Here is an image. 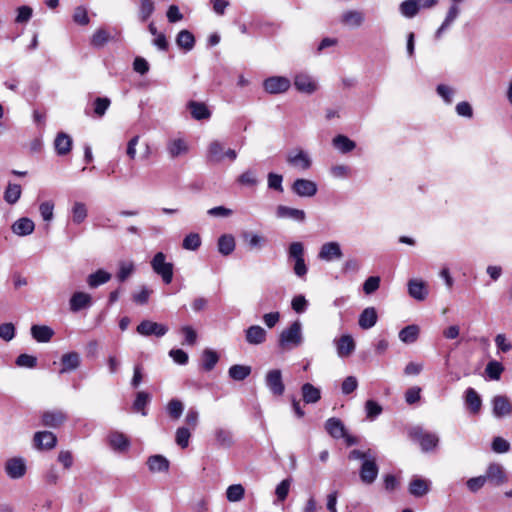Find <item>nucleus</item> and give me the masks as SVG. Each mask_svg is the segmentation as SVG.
<instances>
[{"instance_id": "1", "label": "nucleus", "mask_w": 512, "mask_h": 512, "mask_svg": "<svg viewBox=\"0 0 512 512\" xmlns=\"http://www.w3.org/2000/svg\"><path fill=\"white\" fill-rule=\"evenodd\" d=\"M303 340L302 324L299 320H296L280 333L279 346L283 350H292L300 346Z\"/></svg>"}, {"instance_id": "2", "label": "nucleus", "mask_w": 512, "mask_h": 512, "mask_svg": "<svg viewBox=\"0 0 512 512\" xmlns=\"http://www.w3.org/2000/svg\"><path fill=\"white\" fill-rule=\"evenodd\" d=\"M409 437L417 442L422 452H431L439 444V436L434 432L424 430L421 426H414L409 429Z\"/></svg>"}, {"instance_id": "3", "label": "nucleus", "mask_w": 512, "mask_h": 512, "mask_svg": "<svg viewBox=\"0 0 512 512\" xmlns=\"http://www.w3.org/2000/svg\"><path fill=\"white\" fill-rule=\"evenodd\" d=\"M304 251V245L299 241L290 243L288 247V259L293 261V271L300 278L304 277L307 273Z\"/></svg>"}, {"instance_id": "4", "label": "nucleus", "mask_w": 512, "mask_h": 512, "mask_svg": "<svg viewBox=\"0 0 512 512\" xmlns=\"http://www.w3.org/2000/svg\"><path fill=\"white\" fill-rule=\"evenodd\" d=\"M151 266L153 271L161 276L163 283L169 285L173 278V264L166 261V255L162 252H157L152 261Z\"/></svg>"}, {"instance_id": "5", "label": "nucleus", "mask_w": 512, "mask_h": 512, "mask_svg": "<svg viewBox=\"0 0 512 512\" xmlns=\"http://www.w3.org/2000/svg\"><path fill=\"white\" fill-rule=\"evenodd\" d=\"M291 190L299 197L311 198L317 194L318 185L312 180L297 178L292 183Z\"/></svg>"}, {"instance_id": "6", "label": "nucleus", "mask_w": 512, "mask_h": 512, "mask_svg": "<svg viewBox=\"0 0 512 512\" xmlns=\"http://www.w3.org/2000/svg\"><path fill=\"white\" fill-rule=\"evenodd\" d=\"M317 257L324 262L338 261L343 257L341 245L336 241L326 242L320 247Z\"/></svg>"}, {"instance_id": "7", "label": "nucleus", "mask_w": 512, "mask_h": 512, "mask_svg": "<svg viewBox=\"0 0 512 512\" xmlns=\"http://www.w3.org/2000/svg\"><path fill=\"white\" fill-rule=\"evenodd\" d=\"M290 87L291 81L284 76H271L263 82V88L269 94L285 93Z\"/></svg>"}, {"instance_id": "8", "label": "nucleus", "mask_w": 512, "mask_h": 512, "mask_svg": "<svg viewBox=\"0 0 512 512\" xmlns=\"http://www.w3.org/2000/svg\"><path fill=\"white\" fill-rule=\"evenodd\" d=\"M265 384L274 396H282L285 391V386L283 383L281 370H269L265 376Z\"/></svg>"}, {"instance_id": "9", "label": "nucleus", "mask_w": 512, "mask_h": 512, "mask_svg": "<svg viewBox=\"0 0 512 512\" xmlns=\"http://www.w3.org/2000/svg\"><path fill=\"white\" fill-rule=\"evenodd\" d=\"M294 86L297 91L308 95L313 94L318 89V84L314 78L305 72L297 73L294 76Z\"/></svg>"}, {"instance_id": "10", "label": "nucleus", "mask_w": 512, "mask_h": 512, "mask_svg": "<svg viewBox=\"0 0 512 512\" xmlns=\"http://www.w3.org/2000/svg\"><path fill=\"white\" fill-rule=\"evenodd\" d=\"M493 416L497 419L509 417L512 415V403L504 395H496L492 401Z\"/></svg>"}, {"instance_id": "11", "label": "nucleus", "mask_w": 512, "mask_h": 512, "mask_svg": "<svg viewBox=\"0 0 512 512\" xmlns=\"http://www.w3.org/2000/svg\"><path fill=\"white\" fill-rule=\"evenodd\" d=\"M137 333L142 336H156L162 337L168 332V327L164 324L153 322L150 320H143L136 328Z\"/></svg>"}, {"instance_id": "12", "label": "nucleus", "mask_w": 512, "mask_h": 512, "mask_svg": "<svg viewBox=\"0 0 512 512\" xmlns=\"http://www.w3.org/2000/svg\"><path fill=\"white\" fill-rule=\"evenodd\" d=\"M286 161L289 165L301 171L308 170L312 165L311 158L303 150L289 152Z\"/></svg>"}, {"instance_id": "13", "label": "nucleus", "mask_w": 512, "mask_h": 512, "mask_svg": "<svg viewBox=\"0 0 512 512\" xmlns=\"http://www.w3.org/2000/svg\"><path fill=\"white\" fill-rule=\"evenodd\" d=\"M5 472L11 479H20L26 473V463L22 457L10 458L5 463Z\"/></svg>"}, {"instance_id": "14", "label": "nucleus", "mask_w": 512, "mask_h": 512, "mask_svg": "<svg viewBox=\"0 0 512 512\" xmlns=\"http://www.w3.org/2000/svg\"><path fill=\"white\" fill-rule=\"evenodd\" d=\"M275 214L279 219H291L299 223H303L306 220V213L304 210L285 205H278Z\"/></svg>"}, {"instance_id": "15", "label": "nucleus", "mask_w": 512, "mask_h": 512, "mask_svg": "<svg viewBox=\"0 0 512 512\" xmlns=\"http://www.w3.org/2000/svg\"><path fill=\"white\" fill-rule=\"evenodd\" d=\"M245 341L249 345H261L267 340V331L260 325H251L245 331Z\"/></svg>"}, {"instance_id": "16", "label": "nucleus", "mask_w": 512, "mask_h": 512, "mask_svg": "<svg viewBox=\"0 0 512 512\" xmlns=\"http://www.w3.org/2000/svg\"><path fill=\"white\" fill-rule=\"evenodd\" d=\"M378 475V466L375 462V457L365 459L360 469V478L366 484H371L375 481Z\"/></svg>"}, {"instance_id": "17", "label": "nucleus", "mask_w": 512, "mask_h": 512, "mask_svg": "<svg viewBox=\"0 0 512 512\" xmlns=\"http://www.w3.org/2000/svg\"><path fill=\"white\" fill-rule=\"evenodd\" d=\"M34 444L38 449H52L57 444V437L50 431H39L34 434Z\"/></svg>"}, {"instance_id": "18", "label": "nucleus", "mask_w": 512, "mask_h": 512, "mask_svg": "<svg viewBox=\"0 0 512 512\" xmlns=\"http://www.w3.org/2000/svg\"><path fill=\"white\" fill-rule=\"evenodd\" d=\"M187 109L192 118L198 121L208 120L212 115L207 105L203 102L191 100L187 103Z\"/></svg>"}, {"instance_id": "19", "label": "nucleus", "mask_w": 512, "mask_h": 512, "mask_svg": "<svg viewBox=\"0 0 512 512\" xmlns=\"http://www.w3.org/2000/svg\"><path fill=\"white\" fill-rule=\"evenodd\" d=\"M337 354L341 358L350 356L355 350V342L351 335H342L334 340Z\"/></svg>"}, {"instance_id": "20", "label": "nucleus", "mask_w": 512, "mask_h": 512, "mask_svg": "<svg viewBox=\"0 0 512 512\" xmlns=\"http://www.w3.org/2000/svg\"><path fill=\"white\" fill-rule=\"evenodd\" d=\"M92 305V297L83 291L75 292L70 298V309L73 312H78L87 309Z\"/></svg>"}, {"instance_id": "21", "label": "nucleus", "mask_w": 512, "mask_h": 512, "mask_svg": "<svg viewBox=\"0 0 512 512\" xmlns=\"http://www.w3.org/2000/svg\"><path fill=\"white\" fill-rule=\"evenodd\" d=\"M66 420L67 416L61 410L46 411L42 415V424L50 428H57Z\"/></svg>"}, {"instance_id": "22", "label": "nucleus", "mask_w": 512, "mask_h": 512, "mask_svg": "<svg viewBox=\"0 0 512 512\" xmlns=\"http://www.w3.org/2000/svg\"><path fill=\"white\" fill-rule=\"evenodd\" d=\"M167 152L171 158H177L188 153L189 146L183 138H175L168 141Z\"/></svg>"}, {"instance_id": "23", "label": "nucleus", "mask_w": 512, "mask_h": 512, "mask_svg": "<svg viewBox=\"0 0 512 512\" xmlns=\"http://www.w3.org/2000/svg\"><path fill=\"white\" fill-rule=\"evenodd\" d=\"M430 480L415 476L409 483V493L414 497H422L430 490Z\"/></svg>"}, {"instance_id": "24", "label": "nucleus", "mask_w": 512, "mask_h": 512, "mask_svg": "<svg viewBox=\"0 0 512 512\" xmlns=\"http://www.w3.org/2000/svg\"><path fill=\"white\" fill-rule=\"evenodd\" d=\"M34 229H35L34 222L30 218H27V217L19 218L11 226L12 232L14 234H16L17 236H21V237L28 236V235L32 234Z\"/></svg>"}, {"instance_id": "25", "label": "nucleus", "mask_w": 512, "mask_h": 512, "mask_svg": "<svg viewBox=\"0 0 512 512\" xmlns=\"http://www.w3.org/2000/svg\"><path fill=\"white\" fill-rule=\"evenodd\" d=\"M363 12L358 10H348L341 15V22L350 28H358L364 23Z\"/></svg>"}, {"instance_id": "26", "label": "nucleus", "mask_w": 512, "mask_h": 512, "mask_svg": "<svg viewBox=\"0 0 512 512\" xmlns=\"http://www.w3.org/2000/svg\"><path fill=\"white\" fill-rule=\"evenodd\" d=\"M81 363L80 355L77 352L65 353L61 357V374L76 370Z\"/></svg>"}, {"instance_id": "27", "label": "nucleus", "mask_w": 512, "mask_h": 512, "mask_svg": "<svg viewBox=\"0 0 512 512\" xmlns=\"http://www.w3.org/2000/svg\"><path fill=\"white\" fill-rule=\"evenodd\" d=\"M72 143V138L68 134L64 132L58 133L54 141L56 153L59 156L67 155L71 151Z\"/></svg>"}, {"instance_id": "28", "label": "nucleus", "mask_w": 512, "mask_h": 512, "mask_svg": "<svg viewBox=\"0 0 512 512\" xmlns=\"http://www.w3.org/2000/svg\"><path fill=\"white\" fill-rule=\"evenodd\" d=\"M485 476L495 485H501L507 481V476L505 474L503 467L500 464L496 463L489 465Z\"/></svg>"}, {"instance_id": "29", "label": "nucleus", "mask_w": 512, "mask_h": 512, "mask_svg": "<svg viewBox=\"0 0 512 512\" xmlns=\"http://www.w3.org/2000/svg\"><path fill=\"white\" fill-rule=\"evenodd\" d=\"M332 145L336 150H338L342 154H347L356 148L355 141L351 140L349 137L342 134L336 135L332 139Z\"/></svg>"}, {"instance_id": "30", "label": "nucleus", "mask_w": 512, "mask_h": 512, "mask_svg": "<svg viewBox=\"0 0 512 512\" xmlns=\"http://www.w3.org/2000/svg\"><path fill=\"white\" fill-rule=\"evenodd\" d=\"M465 404L471 413L477 414L482 406L480 395L473 388H467L465 391Z\"/></svg>"}, {"instance_id": "31", "label": "nucleus", "mask_w": 512, "mask_h": 512, "mask_svg": "<svg viewBox=\"0 0 512 512\" xmlns=\"http://www.w3.org/2000/svg\"><path fill=\"white\" fill-rule=\"evenodd\" d=\"M325 428L333 438L340 439L346 436L345 427L337 418H329L325 423Z\"/></svg>"}, {"instance_id": "32", "label": "nucleus", "mask_w": 512, "mask_h": 512, "mask_svg": "<svg viewBox=\"0 0 512 512\" xmlns=\"http://www.w3.org/2000/svg\"><path fill=\"white\" fill-rule=\"evenodd\" d=\"M303 401L306 404L317 403L321 398V391L311 383H305L301 387Z\"/></svg>"}, {"instance_id": "33", "label": "nucleus", "mask_w": 512, "mask_h": 512, "mask_svg": "<svg viewBox=\"0 0 512 512\" xmlns=\"http://www.w3.org/2000/svg\"><path fill=\"white\" fill-rule=\"evenodd\" d=\"M135 271L134 262L131 260H121L118 263V271L116 273V279L119 283H124L130 278Z\"/></svg>"}, {"instance_id": "34", "label": "nucleus", "mask_w": 512, "mask_h": 512, "mask_svg": "<svg viewBox=\"0 0 512 512\" xmlns=\"http://www.w3.org/2000/svg\"><path fill=\"white\" fill-rule=\"evenodd\" d=\"M176 44L185 51H191L195 46L194 35L188 30H181L176 36Z\"/></svg>"}, {"instance_id": "35", "label": "nucleus", "mask_w": 512, "mask_h": 512, "mask_svg": "<svg viewBox=\"0 0 512 512\" xmlns=\"http://www.w3.org/2000/svg\"><path fill=\"white\" fill-rule=\"evenodd\" d=\"M377 322V313L373 307H368L359 316V326L362 329H370Z\"/></svg>"}, {"instance_id": "36", "label": "nucleus", "mask_w": 512, "mask_h": 512, "mask_svg": "<svg viewBox=\"0 0 512 512\" xmlns=\"http://www.w3.org/2000/svg\"><path fill=\"white\" fill-rule=\"evenodd\" d=\"M207 159L210 162L219 163L224 159V146L219 141H212L207 150Z\"/></svg>"}, {"instance_id": "37", "label": "nucleus", "mask_w": 512, "mask_h": 512, "mask_svg": "<svg viewBox=\"0 0 512 512\" xmlns=\"http://www.w3.org/2000/svg\"><path fill=\"white\" fill-rule=\"evenodd\" d=\"M214 437L217 445L230 448L233 445V434L230 430L218 427L214 430Z\"/></svg>"}, {"instance_id": "38", "label": "nucleus", "mask_w": 512, "mask_h": 512, "mask_svg": "<svg viewBox=\"0 0 512 512\" xmlns=\"http://www.w3.org/2000/svg\"><path fill=\"white\" fill-rule=\"evenodd\" d=\"M111 277H112L111 273H109L103 269H99L96 272L91 273L87 277V284L91 288H96L100 285L106 284L111 279Z\"/></svg>"}, {"instance_id": "39", "label": "nucleus", "mask_w": 512, "mask_h": 512, "mask_svg": "<svg viewBox=\"0 0 512 512\" xmlns=\"http://www.w3.org/2000/svg\"><path fill=\"white\" fill-rule=\"evenodd\" d=\"M419 332V326L415 324L408 325L400 330L399 339L405 344H412L417 341Z\"/></svg>"}, {"instance_id": "40", "label": "nucleus", "mask_w": 512, "mask_h": 512, "mask_svg": "<svg viewBox=\"0 0 512 512\" xmlns=\"http://www.w3.org/2000/svg\"><path fill=\"white\" fill-rule=\"evenodd\" d=\"M217 246L220 254L228 256L235 249V239L231 234H223L219 237Z\"/></svg>"}, {"instance_id": "41", "label": "nucleus", "mask_w": 512, "mask_h": 512, "mask_svg": "<svg viewBox=\"0 0 512 512\" xmlns=\"http://www.w3.org/2000/svg\"><path fill=\"white\" fill-rule=\"evenodd\" d=\"M31 334L37 342L45 343L52 338L54 332L46 325H33L31 327Z\"/></svg>"}, {"instance_id": "42", "label": "nucleus", "mask_w": 512, "mask_h": 512, "mask_svg": "<svg viewBox=\"0 0 512 512\" xmlns=\"http://www.w3.org/2000/svg\"><path fill=\"white\" fill-rule=\"evenodd\" d=\"M72 221L74 224H81L85 221L88 215V209L85 203L75 201L71 208Z\"/></svg>"}, {"instance_id": "43", "label": "nucleus", "mask_w": 512, "mask_h": 512, "mask_svg": "<svg viewBox=\"0 0 512 512\" xmlns=\"http://www.w3.org/2000/svg\"><path fill=\"white\" fill-rule=\"evenodd\" d=\"M110 446L119 452L126 451L129 447L128 438L120 432H113L109 435Z\"/></svg>"}, {"instance_id": "44", "label": "nucleus", "mask_w": 512, "mask_h": 512, "mask_svg": "<svg viewBox=\"0 0 512 512\" xmlns=\"http://www.w3.org/2000/svg\"><path fill=\"white\" fill-rule=\"evenodd\" d=\"M292 482H293L292 478L288 477V478L282 480L276 486V489H275L276 499L274 500V505H278L279 503H282L286 500V498L289 494Z\"/></svg>"}, {"instance_id": "45", "label": "nucleus", "mask_w": 512, "mask_h": 512, "mask_svg": "<svg viewBox=\"0 0 512 512\" xmlns=\"http://www.w3.org/2000/svg\"><path fill=\"white\" fill-rule=\"evenodd\" d=\"M147 465L152 472H164L169 468V461L162 455H153L148 458Z\"/></svg>"}, {"instance_id": "46", "label": "nucleus", "mask_w": 512, "mask_h": 512, "mask_svg": "<svg viewBox=\"0 0 512 512\" xmlns=\"http://www.w3.org/2000/svg\"><path fill=\"white\" fill-rule=\"evenodd\" d=\"M504 371V366L497 360H491L485 367V374L489 380L498 381Z\"/></svg>"}, {"instance_id": "47", "label": "nucleus", "mask_w": 512, "mask_h": 512, "mask_svg": "<svg viewBox=\"0 0 512 512\" xmlns=\"http://www.w3.org/2000/svg\"><path fill=\"white\" fill-rule=\"evenodd\" d=\"M251 374V367L247 365H232L228 370V375L235 381H243Z\"/></svg>"}, {"instance_id": "48", "label": "nucleus", "mask_w": 512, "mask_h": 512, "mask_svg": "<svg viewBox=\"0 0 512 512\" xmlns=\"http://www.w3.org/2000/svg\"><path fill=\"white\" fill-rule=\"evenodd\" d=\"M219 361L216 351L206 348L202 352V367L205 371H211Z\"/></svg>"}, {"instance_id": "49", "label": "nucleus", "mask_w": 512, "mask_h": 512, "mask_svg": "<svg viewBox=\"0 0 512 512\" xmlns=\"http://www.w3.org/2000/svg\"><path fill=\"white\" fill-rule=\"evenodd\" d=\"M399 11L402 16L413 18L419 13L420 6L416 0H405L399 5Z\"/></svg>"}, {"instance_id": "50", "label": "nucleus", "mask_w": 512, "mask_h": 512, "mask_svg": "<svg viewBox=\"0 0 512 512\" xmlns=\"http://www.w3.org/2000/svg\"><path fill=\"white\" fill-rule=\"evenodd\" d=\"M245 489L241 484L230 485L226 490V498L229 502H239L244 498Z\"/></svg>"}, {"instance_id": "51", "label": "nucleus", "mask_w": 512, "mask_h": 512, "mask_svg": "<svg viewBox=\"0 0 512 512\" xmlns=\"http://www.w3.org/2000/svg\"><path fill=\"white\" fill-rule=\"evenodd\" d=\"M21 191L20 185L9 183L4 192L5 201L9 204H15L20 199Z\"/></svg>"}, {"instance_id": "52", "label": "nucleus", "mask_w": 512, "mask_h": 512, "mask_svg": "<svg viewBox=\"0 0 512 512\" xmlns=\"http://www.w3.org/2000/svg\"><path fill=\"white\" fill-rule=\"evenodd\" d=\"M110 40V34L105 29H97L91 38V45L95 48H102Z\"/></svg>"}, {"instance_id": "53", "label": "nucleus", "mask_w": 512, "mask_h": 512, "mask_svg": "<svg viewBox=\"0 0 512 512\" xmlns=\"http://www.w3.org/2000/svg\"><path fill=\"white\" fill-rule=\"evenodd\" d=\"M237 182L241 185L250 187H254L259 183L257 173L251 169H248L244 171L241 175H239V177L237 178Z\"/></svg>"}, {"instance_id": "54", "label": "nucleus", "mask_w": 512, "mask_h": 512, "mask_svg": "<svg viewBox=\"0 0 512 512\" xmlns=\"http://www.w3.org/2000/svg\"><path fill=\"white\" fill-rule=\"evenodd\" d=\"M149 402L150 395L146 392L140 391L136 395L135 401L133 403V409L145 416L147 413L144 408Z\"/></svg>"}, {"instance_id": "55", "label": "nucleus", "mask_w": 512, "mask_h": 512, "mask_svg": "<svg viewBox=\"0 0 512 512\" xmlns=\"http://www.w3.org/2000/svg\"><path fill=\"white\" fill-rule=\"evenodd\" d=\"M201 246V237L198 233H189L182 242L185 250L195 251Z\"/></svg>"}, {"instance_id": "56", "label": "nucleus", "mask_w": 512, "mask_h": 512, "mask_svg": "<svg viewBox=\"0 0 512 512\" xmlns=\"http://www.w3.org/2000/svg\"><path fill=\"white\" fill-rule=\"evenodd\" d=\"M111 101L107 97H97L93 102L94 114L101 118L105 115L108 110Z\"/></svg>"}, {"instance_id": "57", "label": "nucleus", "mask_w": 512, "mask_h": 512, "mask_svg": "<svg viewBox=\"0 0 512 512\" xmlns=\"http://www.w3.org/2000/svg\"><path fill=\"white\" fill-rule=\"evenodd\" d=\"M155 5L152 0H140L139 19L145 22L154 12Z\"/></svg>"}, {"instance_id": "58", "label": "nucleus", "mask_w": 512, "mask_h": 512, "mask_svg": "<svg viewBox=\"0 0 512 512\" xmlns=\"http://www.w3.org/2000/svg\"><path fill=\"white\" fill-rule=\"evenodd\" d=\"M283 176L274 172H270L267 175L268 188L276 192L282 193L283 189Z\"/></svg>"}, {"instance_id": "59", "label": "nucleus", "mask_w": 512, "mask_h": 512, "mask_svg": "<svg viewBox=\"0 0 512 512\" xmlns=\"http://www.w3.org/2000/svg\"><path fill=\"white\" fill-rule=\"evenodd\" d=\"M383 409L382 407L374 400H367L365 403V412L366 417L373 421L375 420L381 413Z\"/></svg>"}, {"instance_id": "60", "label": "nucleus", "mask_w": 512, "mask_h": 512, "mask_svg": "<svg viewBox=\"0 0 512 512\" xmlns=\"http://www.w3.org/2000/svg\"><path fill=\"white\" fill-rule=\"evenodd\" d=\"M437 94L443 99V101L450 105L453 102V98L455 95V89L445 85V84H439L436 87Z\"/></svg>"}, {"instance_id": "61", "label": "nucleus", "mask_w": 512, "mask_h": 512, "mask_svg": "<svg viewBox=\"0 0 512 512\" xmlns=\"http://www.w3.org/2000/svg\"><path fill=\"white\" fill-rule=\"evenodd\" d=\"M184 410L183 403L178 399H172L167 405V412L172 419H179Z\"/></svg>"}, {"instance_id": "62", "label": "nucleus", "mask_w": 512, "mask_h": 512, "mask_svg": "<svg viewBox=\"0 0 512 512\" xmlns=\"http://www.w3.org/2000/svg\"><path fill=\"white\" fill-rule=\"evenodd\" d=\"M191 433L186 427H179L176 430L175 441L181 448H186L189 445Z\"/></svg>"}, {"instance_id": "63", "label": "nucleus", "mask_w": 512, "mask_h": 512, "mask_svg": "<svg viewBox=\"0 0 512 512\" xmlns=\"http://www.w3.org/2000/svg\"><path fill=\"white\" fill-rule=\"evenodd\" d=\"M330 174L337 179H345L350 177L351 168L345 164L334 165L330 168Z\"/></svg>"}, {"instance_id": "64", "label": "nucleus", "mask_w": 512, "mask_h": 512, "mask_svg": "<svg viewBox=\"0 0 512 512\" xmlns=\"http://www.w3.org/2000/svg\"><path fill=\"white\" fill-rule=\"evenodd\" d=\"M495 344H496L498 352L507 353L510 350H512V343L506 337L505 334H502V333L497 334L495 337Z\"/></svg>"}]
</instances>
